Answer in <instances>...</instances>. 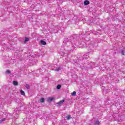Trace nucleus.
I'll list each match as a JSON object with an SVG mask.
<instances>
[{
  "label": "nucleus",
  "mask_w": 125,
  "mask_h": 125,
  "mask_svg": "<svg viewBox=\"0 0 125 125\" xmlns=\"http://www.w3.org/2000/svg\"><path fill=\"white\" fill-rule=\"evenodd\" d=\"M24 86L27 89H30V85L28 84H25L24 85Z\"/></svg>",
  "instance_id": "6e6552de"
},
{
  "label": "nucleus",
  "mask_w": 125,
  "mask_h": 125,
  "mask_svg": "<svg viewBox=\"0 0 125 125\" xmlns=\"http://www.w3.org/2000/svg\"><path fill=\"white\" fill-rule=\"evenodd\" d=\"M15 61L14 60L11 59V63H15Z\"/></svg>",
  "instance_id": "412c9836"
},
{
  "label": "nucleus",
  "mask_w": 125,
  "mask_h": 125,
  "mask_svg": "<svg viewBox=\"0 0 125 125\" xmlns=\"http://www.w3.org/2000/svg\"><path fill=\"white\" fill-rule=\"evenodd\" d=\"M88 57H89V56L86 55V57L83 58V59H84V58H85V59H88Z\"/></svg>",
  "instance_id": "aec40b11"
},
{
  "label": "nucleus",
  "mask_w": 125,
  "mask_h": 125,
  "mask_svg": "<svg viewBox=\"0 0 125 125\" xmlns=\"http://www.w3.org/2000/svg\"><path fill=\"white\" fill-rule=\"evenodd\" d=\"M4 121H5V118H3L0 120V123L1 124V123H2V122H4Z\"/></svg>",
  "instance_id": "dca6fc26"
},
{
  "label": "nucleus",
  "mask_w": 125,
  "mask_h": 125,
  "mask_svg": "<svg viewBox=\"0 0 125 125\" xmlns=\"http://www.w3.org/2000/svg\"><path fill=\"white\" fill-rule=\"evenodd\" d=\"M66 119L67 120H70V119H71V116L68 115L67 116H66Z\"/></svg>",
  "instance_id": "a211bd4d"
},
{
  "label": "nucleus",
  "mask_w": 125,
  "mask_h": 125,
  "mask_svg": "<svg viewBox=\"0 0 125 125\" xmlns=\"http://www.w3.org/2000/svg\"><path fill=\"white\" fill-rule=\"evenodd\" d=\"M30 38L25 37V41H24V43H26L27 42H29Z\"/></svg>",
  "instance_id": "39448f33"
},
{
  "label": "nucleus",
  "mask_w": 125,
  "mask_h": 125,
  "mask_svg": "<svg viewBox=\"0 0 125 125\" xmlns=\"http://www.w3.org/2000/svg\"><path fill=\"white\" fill-rule=\"evenodd\" d=\"M98 31H100V29H98Z\"/></svg>",
  "instance_id": "b1692460"
},
{
  "label": "nucleus",
  "mask_w": 125,
  "mask_h": 125,
  "mask_svg": "<svg viewBox=\"0 0 125 125\" xmlns=\"http://www.w3.org/2000/svg\"><path fill=\"white\" fill-rule=\"evenodd\" d=\"M13 83L14 85H18V82H17V81H13Z\"/></svg>",
  "instance_id": "1a4fd4ad"
},
{
  "label": "nucleus",
  "mask_w": 125,
  "mask_h": 125,
  "mask_svg": "<svg viewBox=\"0 0 125 125\" xmlns=\"http://www.w3.org/2000/svg\"><path fill=\"white\" fill-rule=\"evenodd\" d=\"M76 94H77V92L76 91H73V93H71V95L73 96H76Z\"/></svg>",
  "instance_id": "9b49d317"
},
{
  "label": "nucleus",
  "mask_w": 125,
  "mask_h": 125,
  "mask_svg": "<svg viewBox=\"0 0 125 125\" xmlns=\"http://www.w3.org/2000/svg\"><path fill=\"white\" fill-rule=\"evenodd\" d=\"M54 99L53 97H49V98L47 99V101L48 102H51V101H53Z\"/></svg>",
  "instance_id": "7ed1b4c3"
},
{
  "label": "nucleus",
  "mask_w": 125,
  "mask_h": 125,
  "mask_svg": "<svg viewBox=\"0 0 125 125\" xmlns=\"http://www.w3.org/2000/svg\"><path fill=\"white\" fill-rule=\"evenodd\" d=\"M21 95H25V92L22 90H21Z\"/></svg>",
  "instance_id": "4468645a"
},
{
  "label": "nucleus",
  "mask_w": 125,
  "mask_h": 125,
  "mask_svg": "<svg viewBox=\"0 0 125 125\" xmlns=\"http://www.w3.org/2000/svg\"><path fill=\"white\" fill-rule=\"evenodd\" d=\"M94 125H100V122L99 121H97L94 123Z\"/></svg>",
  "instance_id": "0eeeda50"
},
{
  "label": "nucleus",
  "mask_w": 125,
  "mask_h": 125,
  "mask_svg": "<svg viewBox=\"0 0 125 125\" xmlns=\"http://www.w3.org/2000/svg\"><path fill=\"white\" fill-rule=\"evenodd\" d=\"M89 47L90 49H91V50L94 48V46H92V45H89Z\"/></svg>",
  "instance_id": "f8f14e48"
},
{
  "label": "nucleus",
  "mask_w": 125,
  "mask_h": 125,
  "mask_svg": "<svg viewBox=\"0 0 125 125\" xmlns=\"http://www.w3.org/2000/svg\"><path fill=\"white\" fill-rule=\"evenodd\" d=\"M6 73L7 74H11V71H10V70H7V71H6Z\"/></svg>",
  "instance_id": "6ab92c4d"
},
{
  "label": "nucleus",
  "mask_w": 125,
  "mask_h": 125,
  "mask_svg": "<svg viewBox=\"0 0 125 125\" xmlns=\"http://www.w3.org/2000/svg\"><path fill=\"white\" fill-rule=\"evenodd\" d=\"M88 4H89V1H88L87 0H85L84 1V5H88Z\"/></svg>",
  "instance_id": "20e7f679"
},
{
  "label": "nucleus",
  "mask_w": 125,
  "mask_h": 125,
  "mask_svg": "<svg viewBox=\"0 0 125 125\" xmlns=\"http://www.w3.org/2000/svg\"><path fill=\"white\" fill-rule=\"evenodd\" d=\"M60 88H61V85H60V84L58 85L57 86V89H60Z\"/></svg>",
  "instance_id": "2eb2a0df"
},
{
  "label": "nucleus",
  "mask_w": 125,
  "mask_h": 125,
  "mask_svg": "<svg viewBox=\"0 0 125 125\" xmlns=\"http://www.w3.org/2000/svg\"><path fill=\"white\" fill-rule=\"evenodd\" d=\"M41 43L43 45H45V44H46V42H45L44 41H43V40H42L41 41Z\"/></svg>",
  "instance_id": "423d86ee"
},
{
  "label": "nucleus",
  "mask_w": 125,
  "mask_h": 125,
  "mask_svg": "<svg viewBox=\"0 0 125 125\" xmlns=\"http://www.w3.org/2000/svg\"><path fill=\"white\" fill-rule=\"evenodd\" d=\"M80 35L74 36L73 37H72L70 39H64L63 40V42L64 43H66V44H68V43H70V42H71V44H72L73 46H75L74 44L77 45V42L80 40Z\"/></svg>",
  "instance_id": "f257e3e1"
},
{
  "label": "nucleus",
  "mask_w": 125,
  "mask_h": 125,
  "mask_svg": "<svg viewBox=\"0 0 125 125\" xmlns=\"http://www.w3.org/2000/svg\"><path fill=\"white\" fill-rule=\"evenodd\" d=\"M58 31L57 30H56V32L57 33Z\"/></svg>",
  "instance_id": "5701e85b"
},
{
  "label": "nucleus",
  "mask_w": 125,
  "mask_h": 125,
  "mask_svg": "<svg viewBox=\"0 0 125 125\" xmlns=\"http://www.w3.org/2000/svg\"><path fill=\"white\" fill-rule=\"evenodd\" d=\"M89 68V67H86V69H88Z\"/></svg>",
  "instance_id": "4be33fe9"
},
{
  "label": "nucleus",
  "mask_w": 125,
  "mask_h": 125,
  "mask_svg": "<svg viewBox=\"0 0 125 125\" xmlns=\"http://www.w3.org/2000/svg\"><path fill=\"white\" fill-rule=\"evenodd\" d=\"M65 102V100H62V101H60L59 102L57 103V105H59V106H60L63 104V103Z\"/></svg>",
  "instance_id": "f03ea898"
},
{
  "label": "nucleus",
  "mask_w": 125,
  "mask_h": 125,
  "mask_svg": "<svg viewBox=\"0 0 125 125\" xmlns=\"http://www.w3.org/2000/svg\"><path fill=\"white\" fill-rule=\"evenodd\" d=\"M40 102L41 103H43V102H44V98H42L40 99Z\"/></svg>",
  "instance_id": "9d476101"
},
{
  "label": "nucleus",
  "mask_w": 125,
  "mask_h": 125,
  "mask_svg": "<svg viewBox=\"0 0 125 125\" xmlns=\"http://www.w3.org/2000/svg\"><path fill=\"white\" fill-rule=\"evenodd\" d=\"M60 70H61L60 67H57V68L56 69V71L57 72H59V71H60Z\"/></svg>",
  "instance_id": "ddd939ff"
},
{
  "label": "nucleus",
  "mask_w": 125,
  "mask_h": 125,
  "mask_svg": "<svg viewBox=\"0 0 125 125\" xmlns=\"http://www.w3.org/2000/svg\"><path fill=\"white\" fill-rule=\"evenodd\" d=\"M121 54L122 55H125V51H124V50H121Z\"/></svg>",
  "instance_id": "f3484780"
}]
</instances>
